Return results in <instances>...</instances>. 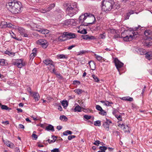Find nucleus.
Returning <instances> with one entry per match:
<instances>
[{
	"label": "nucleus",
	"mask_w": 152,
	"mask_h": 152,
	"mask_svg": "<svg viewBox=\"0 0 152 152\" xmlns=\"http://www.w3.org/2000/svg\"><path fill=\"white\" fill-rule=\"evenodd\" d=\"M64 34L65 35L66 38V37L69 39H70L75 37V35L74 33L65 32H64Z\"/></svg>",
	"instance_id": "nucleus-10"
},
{
	"label": "nucleus",
	"mask_w": 152,
	"mask_h": 152,
	"mask_svg": "<svg viewBox=\"0 0 152 152\" xmlns=\"http://www.w3.org/2000/svg\"><path fill=\"white\" fill-rule=\"evenodd\" d=\"M118 126L119 127H121V128H122L123 130L124 129V127L126 126L125 125L123 124H119Z\"/></svg>",
	"instance_id": "nucleus-58"
},
{
	"label": "nucleus",
	"mask_w": 152,
	"mask_h": 152,
	"mask_svg": "<svg viewBox=\"0 0 152 152\" xmlns=\"http://www.w3.org/2000/svg\"><path fill=\"white\" fill-rule=\"evenodd\" d=\"M101 102L102 103H104V104L107 106H111V104H113V103L111 102H109L107 101H101Z\"/></svg>",
	"instance_id": "nucleus-20"
},
{
	"label": "nucleus",
	"mask_w": 152,
	"mask_h": 152,
	"mask_svg": "<svg viewBox=\"0 0 152 152\" xmlns=\"http://www.w3.org/2000/svg\"><path fill=\"white\" fill-rule=\"evenodd\" d=\"M60 119L61 121H66L68 120V118L65 115H61L60 117Z\"/></svg>",
	"instance_id": "nucleus-31"
},
{
	"label": "nucleus",
	"mask_w": 152,
	"mask_h": 152,
	"mask_svg": "<svg viewBox=\"0 0 152 152\" xmlns=\"http://www.w3.org/2000/svg\"><path fill=\"white\" fill-rule=\"evenodd\" d=\"M99 149L100 150L97 152H105V151L107 150V148L105 146H100Z\"/></svg>",
	"instance_id": "nucleus-27"
},
{
	"label": "nucleus",
	"mask_w": 152,
	"mask_h": 152,
	"mask_svg": "<svg viewBox=\"0 0 152 152\" xmlns=\"http://www.w3.org/2000/svg\"><path fill=\"white\" fill-rule=\"evenodd\" d=\"M34 133H36L34 131L33 132V133L32 135V137L34 138L35 140H36L37 139L38 137L37 135L34 134Z\"/></svg>",
	"instance_id": "nucleus-47"
},
{
	"label": "nucleus",
	"mask_w": 152,
	"mask_h": 152,
	"mask_svg": "<svg viewBox=\"0 0 152 152\" xmlns=\"http://www.w3.org/2000/svg\"><path fill=\"white\" fill-rule=\"evenodd\" d=\"M0 64L1 65L3 66L5 65V60L4 59H0Z\"/></svg>",
	"instance_id": "nucleus-43"
},
{
	"label": "nucleus",
	"mask_w": 152,
	"mask_h": 152,
	"mask_svg": "<svg viewBox=\"0 0 152 152\" xmlns=\"http://www.w3.org/2000/svg\"><path fill=\"white\" fill-rule=\"evenodd\" d=\"M86 52V51L85 50L80 51L79 52H78L77 55H82L84 54Z\"/></svg>",
	"instance_id": "nucleus-44"
},
{
	"label": "nucleus",
	"mask_w": 152,
	"mask_h": 152,
	"mask_svg": "<svg viewBox=\"0 0 152 152\" xmlns=\"http://www.w3.org/2000/svg\"><path fill=\"white\" fill-rule=\"evenodd\" d=\"M37 31L43 34H47L49 33V31L47 29H40Z\"/></svg>",
	"instance_id": "nucleus-22"
},
{
	"label": "nucleus",
	"mask_w": 152,
	"mask_h": 152,
	"mask_svg": "<svg viewBox=\"0 0 152 152\" xmlns=\"http://www.w3.org/2000/svg\"><path fill=\"white\" fill-rule=\"evenodd\" d=\"M124 33H122L121 36L123 37L124 40L126 42L131 41L133 38L137 37V35L138 34V33L133 31L131 32L129 35L124 37L123 36H124Z\"/></svg>",
	"instance_id": "nucleus-5"
},
{
	"label": "nucleus",
	"mask_w": 152,
	"mask_h": 152,
	"mask_svg": "<svg viewBox=\"0 0 152 152\" xmlns=\"http://www.w3.org/2000/svg\"><path fill=\"white\" fill-rule=\"evenodd\" d=\"M79 22L82 26H87L88 24H92L95 21L94 16L90 13L82 14L79 18Z\"/></svg>",
	"instance_id": "nucleus-1"
},
{
	"label": "nucleus",
	"mask_w": 152,
	"mask_h": 152,
	"mask_svg": "<svg viewBox=\"0 0 152 152\" xmlns=\"http://www.w3.org/2000/svg\"><path fill=\"white\" fill-rule=\"evenodd\" d=\"M48 141L50 143H54V142H55V140H50L49 139L48 140Z\"/></svg>",
	"instance_id": "nucleus-61"
},
{
	"label": "nucleus",
	"mask_w": 152,
	"mask_h": 152,
	"mask_svg": "<svg viewBox=\"0 0 152 152\" xmlns=\"http://www.w3.org/2000/svg\"><path fill=\"white\" fill-rule=\"evenodd\" d=\"M44 63L47 65H49L50 64L53 63V61L49 59H46L44 61Z\"/></svg>",
	"instance_id": "nucleus-25"
},
{
	"label": "nucleus",
	"mask_w": 152,
	"mask_h": 152,
	"mask_svg": "<svg viewBox=\"0 0 152 152\" xmlns=\"http://www.w3.org/2000/svg\"><path fill=\"white\" fill-rule=\"evenodd\" d=\"M110 32L112 34H115L116 33V31L115 29H111Z\"/></svg>",
	"instance_id": "nucleus-60"
},
{
	"label": "nucleus",
	"mask_w": 152,
	"mask_h": 152,
	"mask_svg": "<svg viewBox=\"0 0 152 152\" xmlns=\"http://www.w3.org/2000/svg\"><path fill=\"white\" fill-rule=\"evenodd\" d=\"M45 130L48 131H51L52 132L54 131L53 126L50 124H49L46 126Z\"/></svg>",
	"instance_id": "nucleus-19"
},
{
	"label": "nucleus",
	"mask_w": 152,
	"mask_h": 152,
	"mask_svg": "<svg viewBox=\"0 0 152 152\" xmlns=\"http://www.w3.org/2000/svg\"><path fill=\"white\" fill-rule=\"evenodd\" d=\"M73 84L74 85H80V82L79 81L77 80H74L73 82Z\"/></svg>",
	"instance_id": "nucleus-51"
},
{
	"label": "nucleus",
	"mask_w": 152,
	"mask_h": 152,
	"mask_svg": "<svg viewBox=\"0 0 152 152\" xmlns=\"http://www.w3.org/2000/svg\"><path fill=\"white\" fill-rule=\"evenodd\" d=\"M145 57L148 60H150L152 58V52L149 51L147 52L145 54Z\"/></svg>",
	"instance_id": "nucleus-13"
},
{
	"label": "nucleus",
	"mask_w": 152,
	"mask_h": 152,
	"mask_svg": "<svg viewBox=\"0 0 152 152\" xmlns=\"http://www.w3.org/2000/svg\"><path fill=\"white\" fill-rule=\"evenodd\" d=\"M59 151L58 148H55L51 151V152H59Z\"/></svg>",
	"instance_id": "nucleus-54"
},
{
	"label": "nucleus",
	"mask_w": 152,
	"mask_h": 152,
	"mask_svg": "<svg viewBox=\"0 0 152 152\" xmlns=\"http://www.w3.org/2000/svg\"><path fill=\"white\" fill-rule=\"evenodd\" d=\"M92 77L94 79V81L98 83L99 81V80L97 77L94 75H92Z\"/></svg>",
	"instance_id": "nucleus-28"
},
{
	"label": "nucleus",
	"mask_w": 152,
	"mask_h": 152,
	"mask_svg": "<svg viewBox=\"0 0 152 152\" xmlns=\"http://www.w3.org/2000/svg\"><path fill=\"white\" fill-rule=\"evenodd\" d=\"M146 52L147 51L145 49L142 48H139L137 51V52L138 53L141 55H145Z\"/></svg>",
	"instance_id": "nucleus-17"
},
{
	"label": "nucleus",
	"mask_w": 152,
	"mask_h": 152,
	"mask_svg": "<svg viewBox=\"0 0 152 152\" xmlns=\"http://www.w3.org/2000/svg\"><path fill=\"white\" fill-rule=\"evenodd\" d=\"M72 20H73V19H68L65 20L63 22V23H62V26H67L68 25H70L71 24V22Z\"/></svg>",
	"instance_id": "nucleus-18"
},
{
	"label": "nucleus",
	"mask_w": 152,
	"mask_h": 152,
	"mask_svg": "<svg viewBox=\"0 0 152 152\" xmlns=\"http://www.w3.org/2000/svg\"><path fill=\"white\" fill-rule=\"evenodd\" d=\"M123 130L125 132H130V130L129 127L128 126L126 125L125 127L123 129Z\"/></svg>",
	"instance_id": "nucleus-40"
},
{
	"label": "nucleus",
	"mask_w": 152,
	"mask_h": 152,
	"mask_svg": "<svg viewBox=\"0 0 152 152\" xmlns=\"http://www.w3.org/2000/svg\"><path fill=\"white\" fill-rule=\"evenodd\" d=\"M111 123V121L108 120H106V121H104L103 124V126L105 129L108 131L109 129V124Z\"/></svg>",
	"instance_id": "nucleus-11"
},
{
	"label": "nucleus",
	"mask_w": 152,
	"mask_h": 152,
	"mask_svg": "<svg viewBox=\"0 0 152 152\" xmlns=\"http://www.w3.org/2000/svg\"><path fill=\"white\" fill-rule=\"evenodd\" d=\"M95 39V37L93 36H89L88 35V40H94Z\"/></svg>",
	"instance_id": "nucleus-49"
},
{
	"label": "nucleus",
	"mask_w": 152,
	"mask_h": 152,
	"mask_svg": "<svg viewBox=\"0 0 152 152\" xmlns=\"http://www.w3.org/2000/svg\"><path fill=\"white\" fill-rule=\"evenodd\" d=\"M55 6V4L54 3L50 4L49 7L46 8V11H49L54 8Z\"/></svg>",
	"instance_id": "nucleus-23"
},
{
	"label": "nucleus",
	"mask_w": 152,
	"mask_h": 152,
	"mask_svg": "<svg viewBox=\"0 0 152 152\" xmlns=\"http://www.w3.org/2000/svg\"><path fill=\"white\" fill-rule=\"evenodd\" d=\"M120 36L118 34H116L114 35V38L115 39L120 37Z\"/></svg>",
	"instance_id": "nucleus-59"
},
{
	"label": "nucleus",
	"mask_w": 152,
	"mask_h": 152,
	"mask_svg": "<svg viewBox=\"0 0 152 152\" xmlns=\"http://www.w3.org/2000/svg\"><path fill=\"white\" fill-rule=\"evenodd\" d=\"M117 111H118L116 109H114L113 112V115H115V114H116V113Z\"/></svg>",
	"instance_id": "nucleus-62"
},
{
	"label": "nucleus",
	"mask_w": 152,
	"mask_h": 152,
	"mask_svg": "<svg viewBox=\"0 0 152 152\" xmlns=\"http://www.w3.org/2000/svg\"><path fill=\"white\" fill-rule=\"evenodd\" d=\"M7 27L8 28H11L12 27L13 28L15 29L16 26L13 25L11 23H7Z\"/></svg>",
	"instance_id": "nucleus-36"
},
{
	"label": "nucleus",
	"mask_w": 152,
	"mask_h": 152,
	"mask_svg": "<svg viewBox=\"0 0 152 152\" xmlns=\"http://www.w3.org/2000/svg\"><path fill=\"white\" fill-rule=\"evenodd\" d=\"M90 68L92 70H94L95 68V63L93 61H91L88 62Z\"/></svg>",
	"instance_id": "nucleus-15"
},
{
	"label": "nucleus",
	"mask_w": 152,
	"mask_h": 152,
	"mask_svg": "<svg viewBox=\"0 0 152 152\" xmlns=\"http://www.w3.org/2000/svg\"><path fill=\"white\" fill-rule=\"evenodd\" d=\"M61 104L64 107H67L68 105V103L66 101H63L61 102Z\"/></svg>",
	"instance_id": "nucleus-37"
},
{
	"label": "nucleus",
	"mask_w": 152,
	"mask_h": 152,
	"mask_svg": "<svg viewBox=\"0 0 152 152\" xmlns=\"http://www.w3.org/2000/svg\"><path fill=\"white\" fill-rule=\"evenodd\" d=\"M66 38L65 36L63 33V34L60 36L56 39L58 41L62 42L65 41L66 40Z\"/></svg>",
	"instance_id": "nucleus-16"
},
{
	"label": "nucleus",
	"mask_w": 152,
	"mask_h": 152,
	"mask_svg": "<svg viewBox=\"0 0 152 152\" xmlns=\"http://www.w3.org/2000/svg\"><path fill=\"white\" fill-rule=\"evenodd\" d=\"M96 109L98 110L101 111L102 110V108L99 105H96Z\"/></svg>",
	"instance_id": "nucleus-50"
},
{
	"label": "nucleus",
	"mask_w": 152,
	"mask_h": 152,
	"mask_svg": "<svg viewBox=\"0 0 152 152\" xmlns=\"http://www.w3.org/2000/svg\"><path fill=\"white\" fill-rule=\"evenodd\" d=\"M5 143L6 144V145L8 147H10L11 148H13L14 147V144L10 142L7 141Z\"/></svg>",
	"instance_id": "nucleus-26"
},
{
	"label": "nucleus",
	"mask_w": 152,
	"mask_h": 152,
	"mask_svg": "<svg viewBox=\"0 0 152 152\" xmlns=\"http://www.w3.org/2000/svg\"><path fill=\"white\" fill-rule=\"evenodd\" d=\"M99 37L100 38L102 39H104L105 38V36L104 35V33L100 34Z\"/></svg>",
	"instance_id": "nucleus-53"
},
{
	"label": "nucleus",
	"mask_w": 152,
	"mask_h": 152,
	"mask_svg": "<svg viewBox=\"0 0 152 152\" xmlns=\"http://www.w3.org/2000/svg\"><path fill=\"white\" fill-rule=\"evenodd\" d=\"M14 65H16L19 68H21L25 66L26 64L22 59H18L16 62L14 63Z\"/></svg>",
	"instance_id": "nucleus-8"
},
{
	"label": "nucleus",
	"mask_w": 152,
	"mask_h": 152,
	"mask_svg": "<svg viewBox=\"0 0 152 152\" xmlns=\"http://www.w3.org/2000/svg\"><path fill=\"white\" fill-rule=\"evenodd\" d=\"M101 121L99 120L96 121L94 122V125L96 126H100L101 125Z\"/></svg>",
	"instance_id": "nucleus-34"
},
{
	"label": "nucleus",
	"mask_w": 152,
	"mask_h": 152,
	"mask_svg": "<svg viewBox=\"0 0 152 152\" xmlns=\"http://www.w3.org/2000/svg\"><path fill=\"white\" fill-rule=\"evenodd\" d=\"M106 112L104 110L102 109L101 111H100L99 113L103 115H106Z\"/></svg>",
	"instance_id": "nucleus-48"
},
{
	"label": "nucleus",
	"mask_w": 152,
	"mask_h": 152,
	"mask_svg": "<svg viewBox=\"0 0 152 152\" xmlns=\"http://www.w3.org/2000/svg\"><path fill=\"white\" fill-rule=\"evenodd\" d=\"M37 44L40 45L43 48H46L48 46V43L46 40L44 39H40L37 41Z\"/></svg>",
	"instance_id": "nucleus-7"
},
{
	"label": "nucleus",
	"mask_w": 152,
	"mask_h": 152,
	"mask_svg": "<svg viewBox=\"0 0 152 152\" xmlns=\"http://www.w3.org/2000/svg\"><path fill=\"white\" fill-rule=\"evenodd\" d=\"M37 49L36 48H34L32 50V53L29 56V58L32 60L34 58V57L36 56Z\"/></svg>",
	"instance_id": "nucleus-12"
},
{
	"label": "nucleus",
	"mask_w": 152,
	"mask_h": 152,
	"mask_svg": "<svg viewBox=\"0 0 152 152\" xmlns=\"http://www.w3.org/2000/svg\"><path fill=\"white\" fill-rule=\"evenodd\" d=\"M15 29L17 30L21 35H23L24 37H28L27 31L26 30L23 28L16 26Z\"/></svg>",
	"instance_id": "nucleus-6"
},
{
	"label": "nucleus",
	"mask_w": 152,
	"mask_h": 152,
	"mask_svg": "<svg viewBox=\"0 0 152 152\" xmlns=\"http://www.w3.org/2000/svg\"><path fill=\"white\" fill-rule=\"evenodd\" d=\"M123 99L125 100H127L129 101H132L133 100V98L129 97H124L122 98Z\"/></svg>",
	"instance_id": "nucleus-39"
},
{
	"label": "nucleus",
	"mask_w": 152,
	"mask_h": 152,
	"mask_svg": "<svg viewBox=\"0 0 152 152\" xmlns=\"http://www.w3.org/2000/svg\"><path fill=\"white\" fill-rule=\"evenodd\" d=\"M94 55L95 56V58L98 61H100L102 60H104V61H105L104 60V58L101 56L95 54H94Z\"/></svg>",
	"instance_id": "nucleus-24"
},
{
	"label": "nucleus",
	"mask_w": 152,
	"mask_h": 152,
	"mask_svg": "<svg viewBox=\"0 0 152 152\" xmlns=\"http://www.w3.org/2000/svg\"><path fill=\"white\" fill-rule=\"evenodd\" d=\"M1 105V108L2 110H7L9 109V107L5 105H1V104H0V107Z\"/></svg>",
	"instance_id": "nucleus-41"
},
{
	"label": "nucleus",
	"mask_w": 152,
	"mask_h": 152,
	"mask_svg": "<svg viewBox=\"0 0 152 152\" xmlns=\"http://www.w3.org/2000/svg\"><path fill=\"white\" fill-rule=\"evenodd\" d=\"M36 101H38L40 98L39 94L37 93L34 92L33 93V96Z\"/></svg>",
	"instance_id": "nucleus-14"
},
{
	"label": "nucleus",
	"mask_w": 152,
	"mask_h": 152,
	"mask_svg": "<svg viewBox=\"0 0 152 152\" xmlns=\"http://www.w3.org/2000/svg\"><path fill=\"white\" fill-rule=\"evenodd\" d=\"M70 7H68L66 10V12L67 14L70 16H73L76 12L78 11V9L77 6L75 2L72 3V5Z\"/></svg>",
	"instance_id": "nucleus-4"
},
{
	"label": "nucleus",
	"mask_w": 152,
	"mask_h": 152,
	"mask_svg": "<svg viewBox=\"0 0 152 152\" xmlns=\"http://www.w3.org/2000/svg\"><path fill=\"white\" fill-rule=\"evenodd\" d=\"M101 143V142L99 141L96 140L95 141V142L93 143V144L96 145H98ZM102 143L103 144V143L102 142ZM101 145H102V144H101Z\"/></svg>",
	"instance_id": "nucleus-45"
},
{
	"label": "nucleus",
	"mask_w": 152,
	"mask_h": 152,
	"mask_svg": "<svg viewBox=\"0 0 152 152\" xmlns=\"http://www.w3.org/2000/svg\"><path fill=\"white\" fill-rule=\"evenodd\" d=\"M84 117L87 120L90 119L91 118V116H90L87 115H85L84 116Z\"/></svg>",
	"instance_id": "nucleus-57"
},
{
	"label": "nucleus",
	"mask_w": 152,
	"mask_h": 152,
	"mask_svg": "<svg viewBox=\"0 0 152 152\" xmlns=\"http://www.w3.org/2000/svg\"><path fill=\"white\" fill-rule=\"evenodd\" d=\"M74 111L75 112H80L81 111V107L78 105L76 106L74 108Z\"/></svg>",
	"instance_id": "nucleus-38"
},
{
	"label": "nucleus",
	"mask_w": 152,
	"mask_h": 152,
	"mask_svg": "<svg viewBox=\"0 0 152 152\" xmlns=\"http://www.w3.org/2000/svg\"><path fill=\"white\" fill-rule=\"evenodd\" d=\"M12 34L11 33H10L12 37L14 39H17V38L16 37L15 34L12 32Z\"/></svg>",
	"instance_id": "nucleus-56"
},
{
	"label": "nucleus",
	"mask_w": 152,
	"mask_h": 152,
	"mask_svg": "<svg viewBox=\"0 0 152 152\" xmlns=\"http://www.w3.org/2000/svg\"><path fill=\"white\" fill-rule=\"evenodd\" d=\"M72 132L69 130H67L63 132V134L64 135L67 136L68 134H72Z\"/></svg>",
	"instance_id": "nucleus-35"
},
{
	"label": "nucleus",
	"mask_w": 152,
	"mask_h": 152,
	"mask_svg": "<svg viewBox=\"0 0 152 152\" xmlns=\"http://www.w3.org/2000/svg\"><path fill=\"white\" fill-rule=\"evenodd\" d=\"M74 91L78 95L81 94L83 92L82 90L80 89H76L74 90Z\"/></svg>",
	"instance_id": "nucleus-33"
},
{
	"label": "nucleus",
	"mask_w": 152,
	"mask_h": 152,
	"mask_svg": "<svg viewBox=\"0 0 152 152\" xmlns=\"http://www.w3.org/2000/svg\"><path fill=\"white\" fill-rule=\"evenodd\" d=\"M4 53L5 54L8 55L9 56H14L15 54V53L8 50L5 51Z\"/></svg>",
	"instance_id": "nucleus-32"
},
{
	"label": "nucleus",
	"mask_w": 152,
	"mask_h": 152,
	"mask_svg": "<svg viewBox=\"0 0 152 152\" xmlns=\"http://www.w3.org/2000/svg\"><path fill=\"white\" fill-rule=\"evenodd\" d=\"M7 23L6 22L2 21L0 24L1 28H7Z\"/></svg>",
	"instance_id": "nucleus-29"
},
{
	"label": "nucleus",
	"mask_w": 152,
	"mask_h": 152,
	"mask_svg": "<svg viewBox=\"0 0 152 152\" xmlns=\"http://www.w3.org/2000/svg\"><path fill=\"white\" fill-rule=\"evenodd\" d=\"M57 105H58V109L60 111H61L62 110V108L61 106L59 104H58Z\"/></svg>",
	"instance_id": "nucleus-64"
},
{
	"label": "nucleus",
	"mask_w": 152,
	"mask_h": 152,
	"mask_svg": "<svg viewBox=\"0 0 152 152\" xmlns=\"http://www.w3.org/2000/svg\"><path fill=\"white\" fill-rule=\"evenodd\" d=\"M76 137L75 135H69L68 137V139L69 140H71L72 139Z\"/></svg>",
	"instance_id": "nucleus-52"
},
{
	"label": "nucleus",
	"mask_w": 152,
	"mask_h": 152,
	"mask_svg": "<svg viewBox=\"0 0 152 152\" xmlns=\"http://www.w3.org/2000/svg\"><path fill=\"white\" fill-rule=\"evenodd\" d=\"M78 33H80L82 34H87V32L86 29H83L81 31L78 30L77 31Z\"/></svg>",
	"instance_id": "nucleus-42"
},
{
	"label": "nucleus",
	"mask_w": 152,
	"mask_h": 152,
	"mask_svg": "<svg viewBox=\"0 0 152 152\" xmlns=\"http://www.w3.org/2000/svg\"><path fill=\"white\" fill-rule=\"evenodd\" d=\"M114 2L113 0H103L102 2V8L105 12L110 11L113 8Z\"/></svg>",
	"instance_id": "nucleus-3"
},
{
	"label": "nucleus",
	"mask_w": 152,
	"mask_h": 152,
	"mask_svg": "<svg viewBox=\"0 0 152 152\" xmlns=\"http://www.w3.org/2000/svg\"><path fill=\"white\" fill-rule=\"evenodd\" d=\"M53 63H51L48 65V68L50 70L51 69L54 68V65L53 64Z\"/></svg>",
	"instance_id": "nucleus-46"
},
{
	"label": "nucleus",
	"mask_w": 152,
	"mask_h": 152,
	"mask_svg": "<svg viewBox=\"0 0 152 152\" xmlns=\"http://www.w3.org/2000/svg\"><path fill=\"white\" fill-rule=\"evenodd\" d=\"M6 6L8 10L12 14H16L21 12L22 5L20 2H9L6 4Z\"/></svg>",
	"instance_id": "nucleus-2"
},
{
	"label": "nucleus",
	"mask_w": 152,
	"mask_h": 152,
	"mask_svg": "<svg viewBox=\"0 0 152 152\" xmlns=\"http://www.w3.org/2000/svg\"><path fill=\"white\" fill-rule=\"evenodd\" d=\"M151 31L150 30H147L145 31L144 34L145 36L148 37V36L151 35Z\"/></svg>",
	"instance_id": "nucleus-30"
},
{
	"label": "nucleus",
	"mask_w": 152,
	"mask_h": 152,
	"mask_svg": "<svg viewBox=\"0 0 152 152\" xmlns=\"http://www.w3.org/2000/svg\"><path fill=\"white\" fill-rule=\"evenodd\" d=\"M114 63L118 71H119V69L121 68L124 65V64L121 62L117 58H115L114 59Z\"/></svg>",
	"instance_id": "nucleus-9"
},
{
	"label": "nucleus",
	"mask_w": 152,
	"mask_h": 152,
	"mask_svg": "<svg viewBox=\"0 0 152 152\" xmlns=\"http://www.w3.org/2000/svg\"><path fill=\"white\" fill-rule=\"evenodd\" d=\"M82 37H83V39H84L86 40H88V35H85L82 36Z\"/></svg>",
	"instance_id": "nucleus-55"
},
{
	"label": "nucleus",
	"mask_w": 152,
	"mask_h": 152,
	"mask_svg": "<svg viewBox=\"0 0 152 152\" xmlns=\"http://www.w3.org/2000/svg\"><path fill=\"white\" fill-rule=\"evenodd\" d=\"M57 58H58L62 59L67 58V56L64 54H58L57 56Z\"/></svg>",
	"instance_id": "nucleus-21"
},
{
	"label": "nucleus",
	"mask_w": 152,
	"mask_h": 152,
	"mask_svg": "<svg viewBox=\"0 0 152 152\" xmlns=\"http://www.w3.org/2000/svg\"><path fill=\"white\" fill-rule=\"evenodd\" d=\"M75 47V45H72L69 46L68 47L67 49L68 50H71V49H72V48L74 47Z\"/></svg>",
	"instance_id": "nucleus-63"
}]
</instances>
